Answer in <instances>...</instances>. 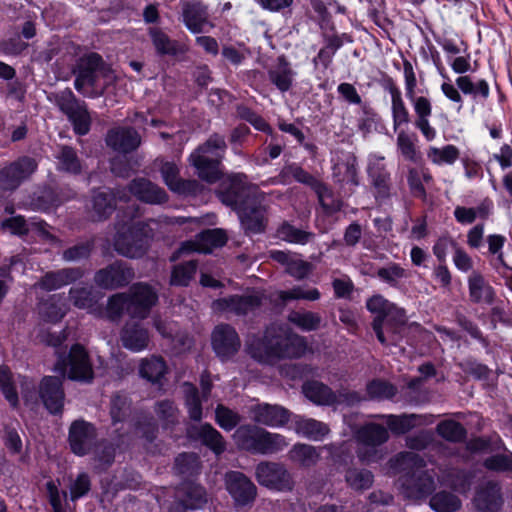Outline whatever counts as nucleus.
Segmentation results:
<instances>
[{"mask_svg":"<svg viewBox=\"0 0 512 512\" xmlns=\"http://www.w3.org/2000/svg\"><path fill=\"white\" fill-rule=\"evenodd\" d=\"M217 195L223 204L237 212L246 233L257 234L265 230V196L257 186L247 182L244 174L230 176Z\"/></svg>","mask_w":512,"mask_h":512,"instance_id":"obj_1","label":"nucleus"},{"mask_svg":"<svg viewBox=\"0 0 512 512\" xmlns=\"http://www.w3.org/2000/svg\"><path fill=\"white\" fill-rule=\"evenodd\" d=\"M392 466L404 473L402 488L405 497L423 499L435 490V472L424 469L426 463L419 454L412 451L400 452L392 460Z\"/></svg>","mask_w":512,"mask_h":512,"instance_id":"obj_2","label":"nucleus"},{"mask_svg":"<svg viewBox=\"0 0 512 512\" xmlns=\"http://www.w3.org/2000/svg\"><path fill=\"white\" fill-rule=\"evenodd\" d=\"M71 72L75 76V89L89 97L102 95L106 89V85L99 93L95 92L91 94H86L84 92L85 86L95 89L99 78L106 79L108 83L115 79L111 66L104 61L100 54L96 52H90L78 58Z\"/></svg>","mask_w":512,"mask_h":512,"instance_id":"obj_3","label":"nucleus"},{"mask_svg":"<svg viewBox=\"0 0 512 512\" xmlns=\"http://www.w3.org/2000/svg\"><path fill=\"white\" fill-rule=\"evenodd\" d=\"M226 149L224 137L215 133L190 155V162L197 169L199 178L208 183H215L221 178L220 165Z\"/></svg>","mask_w":512,"mask_h":512,"instance_id":"obj_4","label":"nucleus"},{"mask_svg":"<svg viewBox=\"0 0 512 512\" xmlns=\"http://www.w3.org/2000/svg\"><path fill=\"white\" fill-rule=\"evenodd\" d=\"M263 346L269 357L278 359L299 358L307 348L304 337L280 325H271L266 329Z\"/></svg>","mask_w":512,"mask_h":512,"instance_id":"obj_5","label":"nucleus"},{"mask_svg":"<svg viewBox=\"0 0 512 512\" xmlns=\"http://www.w3.org/2000/svg\"><path fill=\"white\" fill-rule=\"evenodd\" d=\"M149 222L139 221L126 229L118 230L113 241L115 251L128 258L142 257L149 246V240L153 237V229Z\"/></svg>","mask_w":512,"mask_h":512,"instance_id":"obj_6","label":"nucleus"},{"mask_svg":"<svg viewBox=\"0 0 512 512\" xmlns=\"http://www.w3.org/2000/svg\"><path fill=\"white\" fill-rule=\"evenodd\" d=\"M129 193L124 188H95L86 204L87 217L92 222H103L117 209V202H127Z\"/></svg>","mask_w":512,"mask_h":512,"instance_id":"obj_7","label":"nucleus"},{"mask_svg":"<svg viewBox=\"0 0 512 512\" xmlns=\"http://www.w3.org/2000/svg\"><path fill=\"white\" fill-rule=\"evenodd\" d=\"M54 370L71 380L89 383L94 378V371L88 353L80 344L71 347L67 356L59 355Z\"/></svg>","mask_w":512,"mask_h":512,"instance_id":"obj_8","label":"nucleus"},{"mask_svg":"<svg viewBox=\"0 0 512 512\" xmlns=\"http://www.w3.org/2000/svg\"><path fill=\"white\" fill-rule=\"evenodd\" d=\"M55 104L71 122L77 135H86L91 128V115L85 101L78 99L71 89L66 88L54 95Z\"/></svg>","mask_w":512,"mask_h":512,"instance_id":"obj_9","label":"nucleus"},{"mask_svg":"<svg viewBox=\"0 0 512 512\" xmlns=\"http://www.w3.org/2000/svg\"><path fill=\"white\" fill-rule=\"evenodd\" d=\"M357 439L360 444L357 450L360 460L371 463L384 457L380 447L389 439L388 431L384 426L376 423L366 424L357 431Z\"/></svg>","mask_w":512,"mask_h":512,"instance_id":"obj_10","label":"nucleus"},{"mask_svg":"<svg viewBox=\"0 0 512 512\" xmlns=\"http://www.w3.org/2000/svg\"><path fill=\"white\" fill-rule=\"evenodd\" d=\"M36 169V160L28 156H22L9 163L0 169V190L15 191Z\"/></svg>","mask_w":512,"mask_h":512,"instance_id":"obj_11","label":"nucleus"},{"mask_svg":"<svg viewBox=\"0 0 512 512\" xmlns=\"http://www.w3.org/2000/svg\"><path fill=\"white\" fill-rule=\"evenodd\" d=\"M486 451L497 452L487 457L482 465L492 471L512 473V451L509 450L498 434L482 436V454Z\"/></svg>","mask_w":512,"mask_h":512,"instance_id":"obj_12","label":"nucleus"},{"mask_svg":"<svg viewBox=\"0 0 512 512\" xmlns=\"http://www.w3.org/2000/svg\"><path fill=\"white\" fill-rule=\"evenodd\" d=\"M258 483L270 489L288 491L293 488L291 474L282 463L262 461L256 466Z\"/></svg>","mask_w":512,"mask_h":512,"instance_id":"obj_13","label":"nucleus"},{"mask_svg":"<svg viewBox=\"0 0 512 512\" xmlns=\"http://www.w3.org/2000/svg\"><path fill=\"white\" fill-rule=\"evenodd\" d=\"M134 277V270L126 262L117 260L98 270L94 282L102 289L114 290L128 285Z\"/></svg>","mask_w":512,"mask_h":512,"instance_id":"obj_14","label":"nucleus"},{"mask_svg":"<svg viewBox=\"0 0 512 512\" xmlns=\"http://www.w3.org/2000/svg\"><path fill=\"white\" fill-rule=\"evenodd\" d=\"M97 429L83 419L73 421L69 427L68 443L71 451L77 456L89 454L97 441Z\"/></svg>","mask_w":512,"mask_h":512,"instance_id":"obj_15","label":"nucleus"},{"mask_svg":"<svg viewBox=\"0 0 512 512\" xmlns=\"http://www.w3.org/2000/svg\"><path fill=\"white\" fill-rule=\"evenodd\" d=\"M62 375L45 376L38 388L39 397L44 407L53 415H61L64 409L65 392Z\"/></svg>","mask_w":512,"mask_h":512,"instance_id":"obj_16","label":"nucleus"},{"mask_svg":"<svg viewBox=\"0 0 512 512\" xmlns=\"http://www.w3.org/2000/svg\"><path fill=\"white\" fill-rule=\"evenodd\" d=\"M264 297L259 293L250 295H232L212 302L215 312H229L238 316L254 313L263 305Z\"/></svg>","mask_w":512,"mask_h":512,"instance_id":"obj_17","label":"nucleus"},{"mask_svg":"<svg viewBox=\"0 0 512 512\" xmlns=\"http://www.w3.org/2000/svg\"><path fill=\"white\" fill-rule=\"evenodd\" d=\"M227 241L226 233L221 229H207L199 233L195 240L182 243L172 254L170 260L175 261L181 254L190 252L211 253L214 248L223 246Z\"/></svg>","mask_w":512,"mask_h":512,"instance_id":"obj_18","label":"nucleus"},{"mask_svg":"<svg viewBox=\"0 0 512 512\" xmlns=\"http://www.w3.org/2000/svg\"><path fill=\"white\" fill-rule=\"evenodd\" d=\"M127 295L130 303L127 307V314L131 318L145 319L158 301L155 290L145 283L134 284Z\"/></svg>","mask_w":512,"mask_h":512,"instance_id":"obj_19","label":"nucleus"},{"mask_svg":"<svg viewBox=\"0 0 512 512\" xmlns=\"http://www.w3.org/2000/svg\"><path fill=\"white\" fill-rule=\"evenodd\" d=\"M211 341L216 355L223 360L234 356L241 346L236 330L231 325L225 323L219 324L214 328Z\"/></svg>","mask_w":512,"mask_h":512,"instance_id":"obj_20","label":"nucleus"},{"mask_svg":"<svg viewBox=\"0 0 512 512\" xmlns=\"http://www.w3.org/2000/svg\"><path fill=\"white\" fill-rule=\"evenodd\" d=\"M105 142L114 151L126 154L140 146L141 136L133 127H115L108 130Z\"/></svg>","mask_w":512,"mask_h":512,"instance_id":"obj_21","label":"nucleus"},{"mask_svg":"<svg viewBox=\"0 0 512 512\" xmlns=\"http://www.w3.org/2000/svg\"><path fill=\"white\" fill-rule=\"evenodd\" d=\"M226 486L227 490L238 504L246 505L256 497V486L241 472H228L226 474Z\"/></svg>","mask_w":512,"mask_h":512,"instance_id":"obj_22","label":"nucleus"},{"mask_svg":"<svg viewBox=\"0 0 512 512\" xmlns=\"http://www.w3.org/2000/svg\"><path fill=\"white\" fill-rule=\"evenodd\" d=\"M120 342L129 351H143L150 343L149 330L140 322L128 321L120 331Z\"/></svg>","mask_w":512,"mask_h":512,"instance_id":"obj_23","label":"nucleus"},{"mask_svg":"<svg viewBox=\"0 0 512 512\" xmlns=\"http://www.w3.org/2000/svg\"><path fill=\"white\" fill-rule=\"evenodd\" d=\"M75 196L76 192L72 189H61L58 191L51 187H44L33 194L29 205L36 211H48L49 209L57 207Z\"/></svg>","mask_w":512,"mask_h":512,"instance_id":"obj_24","label":"nucleus"},{"mask_svg":"<svg viewBox=\"0 0 512 512\" xmlns=\"http://www.w3.org/2000/svg\"><path fill=\"white\" fill-rule=\"evenodd\" d=\"M128 192L148 204H163L168 200L163 188L143 177L133 179L128 185Z\"/></svg>","mask_w":512,"mask_h":512,"instance_id":"obj_25","label":"nucleus"},{"mask_svg":"<svg viewBox=\"0 0 512 512\" xmlns=\"http://www.w3.org/2000/svg\"><path fill=\"white\" fill-rule=\"evenodd\" d=\"M251 413L256 423L270 427L284 426L290 418V412L284 407L267 403L255 405Z\"/></svg>","mask_w":512,"mask_h":512,"instance_id":"obj_26","label":"nucleus"},{"mask_svg":"<svg viewBox=\"0 0 512 512\" xmlns=\"http://www.w3.org/2000/svg\"><path fill=\"white\" fill-rule=\"evenodd\" d=\"M376 318H383L385 328L390 333V341L392 344H396L402 338L407 326L405 310L392 304L385 314L376 316Z\"/></svg>","mask_w":512,"mask_h":512,"instance_id":"obj_27","label":"nucleus"},{"mask_svg":"<svg viewBox=\"0 0 512 512\" xmlns=\"http://www.w3.org/2000/svg\"><path fill=\"white\" fill-rule=\"evenodd\" d=\"M207 502L205 489L195 483H185L178 492L177 506L183 510L202 508Z\"/></svg>","mask_w":512,"mask_h":512,"instance_id":"obj_28","label":"nucleus"},{"mask_svg":"<svg viewBox=\"0 0 512 512\" xmlns=\"http://www.w3.org/2000/svg\"><path fill=\"white\" fill-rule=\"evenodd\" d=\"M183 21L193 33H201L208 23L206 7L200 2H185L182 7Z\"/></svg>","mask_w":512,"mask_h":512,"instance_id":"obj_29","label":"nucleus"},{"mask_svg":"<svg viewBox=\"0 0 512 512\" xmlns=\"http://www.w3.org/2000/svg\"><path fill=\"white\" fill-rule=\"evenodd\" d=\"M289 445L286 438L259 427L254 454L270 455L282 451Z\"/></svg>","mask_w":512,"mask_h":512,"instance_id":"obj_30","label":"nucleus"},{"mask_svg":"<svg viewBox=\"0 0 512 512\" xmlns=\"http://www.w3.org/2000/svg\"><path fill=\"white\" fill-rule=\"evenodd\" d=\"M190 435L201 440L215 454L219 455L226 449V443L223 436L210 424H203L199 427H192Z\"/></svg>","mask_w":512,"mask_h":512,"instance_id":"obj_31","label":"nucleus"},{"mask_svg":"<svg viewBox=\"0 0 512 512\" xmlns=\"http://www.w3.org/2000/svg\"><path fill=\"white\" fill-rule=\"evenodd\" d=\"M149 35L157 54L176 56L185 52L183 45L172 40L164 31L157 27L149 28Z\"/></svg>","mask_w":512,"mask_h":512,"instance_id":"obj_32","label":"nucleus"},{"mask_svg":"<svg viewBox=\"0 0 512 512\" xmlns=\"http://www.w3.org/2000/svg\"><path fill=\"white\" fill-rule=\"evenodd\" d=\"M302 389L305 396L315 404L333 406L335 403L334 391L319 381H308Z\"/></svg>","mask_w":512,"mask_h":512,"instance_id":"obj_33","label":"nucleus"},{"mask_svg":"<svg viewBox=\"0 0 512 512\" xmlns=\"http://www.w3.org/2000/svg\"><path fill=\"white\" fill-rule=\"evenodd\" d=\"M287 176H292L297 182L311 187L317 196L322 197L323 195H321V193L326 191V185L324 183L297 164H291L282 169L280 177L285 178Z\"/></svg>","mask_w":512,"mask_h":512,"instance_id":"obj_34","label":"nucleus"},{"mask_svg":"<svg viewBox=\"0 0 512 512\" xmlns=\"http://www.w3.org/2000/svg\"><path fill=\"white\" fill-rule=\"evenodd\" d=\"M198 269V261L191 259L176 264L171 269L169 283L172 286L186 287L194 279Z\"/></svg>","mask_w":512,"mask_h":512,"instance_id":"obj_35","label":"nucleus"},{"mask_svg":"<svg viewBox=\"0 0 512 512\" xmlns=\"http://www.w3.org/2000/svg\"><path fill=\"white\" fill-rule=\"evenodd\" d=\"M482 512H498L503 505L500 484L494 481L482 482Z\"/></svg>","mask_w":512,"mask_h":512,"instance_id":"obj_36","label":"nucleus"},{"mask_svg":"<svg viewBox=\"0 0 512 512\" xmlns=\"http://www.w3.org/2000/svg\"><path fill=\"white\" fill-rule=\"evenodd\" d=\"M488 251L487 256L491 266L496 272L508 266L503 257V247L506 242V237L500 234H491L487 236Z\"/></svg>","mask_w":512,"mask_h":512,"instance_id":"obj_37","label":"nucleus"},{"mask_svg":"<svg viewBox=\"0 0 512 512\" xmlns=\"http://www.w3.org/2000/svg\"><path fill=\"white\" fill-rule=\"evenodd\" d=\"M268 75L270 81L282 92L290 89L294 73L284 57L278 59L277 66L270 69Z\"/></svg>","mask_w":512,"mask_h":512,"instance_id":"obj_38","label":"nucleus"},{"mask_svg":"<svg viewBox=\"0 0 512 512\" xmlns=\"http://www.w3.org/2000/svg\"><path fill=\"white\" fill-rule=\"evenodd\" d=\"M166 371V363L160 356L143 359L139 369L140 375L153 383L159 382Z\"/></svg>","mask_w":512,"mask_h":512,"instance_id":"obj_39","label":"nucleus"},{"mask_svg":"<svg viewBox=\"0 0 512 512\" xmlns=\"http://www.w3.org/2000/svg\"><path fill=\"white\" fill-rule=\"evenodd\" d=\"M277 236L286 242L305 245L314 238V233L296 228L284 221L277 229Z\"/></svg>","mask_w":512,"mask_h":512,"instance_id":"obj_40","label":"nucleus"},{"mask_svg":"<svg viewBox=\"0 0 512 512\" xmlns=\"http://www.w3.org/2000/svg\"><path fill=\"white\" fill-rule=\"evenodd\" d=\"M295 431L305 437L320 439L329 433L328 426L311 418H299L295 421Z\"/></svg>","mask_w":512,"mask_h":512,"instance_id":"obj_41","label":"nucleus"},{"mask_svg":"<svg viewBox=\"0 0 512 512\" xmlns=\"http://www.w3.org/2000/svg\"><path fill=\"white\" fill-rule=\"evenodd\" d=\"M289 459L304 467L314 466L320 455L314 446L308 444H296L289 451Z\"/></svg>","mask_w":512,"mask_h":512,"instance_id":"obj_42","label":"nucleus"},{"mask_svg":"<svg viewBox=\"0 0 512 512\" xmlns=\"http://www.w3.org/2000/svg\"><path fill=\"white\" fill-rule=\"evenodd\" d=\"M58 160V169L71 174H79L81 172V162L77 152L71 146H60L56 155Z\"/></svg>","mask_w":512,"mask_h":512,"instance_id":"obj_43","label":"nucleus"},{"mask_svg":"<svg viewBox=\"0 0 512 512\" xmlns=\"http://www.w3.org/2000/svg\"><path fill=\"white\" fill-rule=\"evenodd\" d=\"M0 390L13 409L19 406V397L15 387L13 374L6 365L0 366Z\"/></svg>","mask_w":512,"mask_h":512,"instance_id":"obj_44","label":"nucleus"},{"mask_svg":"<svg viewBox=\"0 0 512 512\" xmlns=\"http://www.w3.org/2000/svg\"><path fill=\"white\" fill-rule=\"evenodd\" d=\"M258 426L243 425L240 426L234 433V440L240 449L255 453L257 443Z\"/></svg>","mask_w":512,"mask_h":512,"instance_id":"obj_45","label":"nucleus"},{"mask_svg":"<svg viewBox=\"0 0 512 512\" xmlns=\"http://www.w3.org/2000/svg\"><path fill=\"white\" fill-rule=\"evenodd\" d=\"M389 91L392 98L393 126L394 130H397L400 125L409 122V112L404 105L399 89L393 83L390 84Z\"/></svg>","mask_w":512,"mask_h":512,"instance_id":"obj_46","label":"nucleus"},{"mask_svg":"<svg viewBox=\"0 0 512 512\" xmlns=\"http://www.w3.org/2000/svg\"><path fill=\"white\" fill-rule=\"evenodd\" d=\"M288 320L303 331H315L320 327L322 318L318 313L311 311H292Z\"/></svg>","mask_w":512,"mask_h":512,"instance_id":"obj_47","label":"nucleus"},{"mask_svg":"<svg viewBox=\"0 0 512 512\" xmlns=\"http://www.w3.org/2000/svg\"><path fill=\"white\" fill-rule=\"evenodd\" d=\"M174 469L185 478L197 475L200 471L199 457L195 453H182L175 459Z\"/></svg>","mask_w":512,"mask_h":512,"instance_id":"obj_48","label":"nucleus"},{"mask_svg":"<svg viewBox=\"0 0 512 512\" xmlns=\"http://www.w3.org/2000/svg\"><path fill=\"white\" fill-rule=\"evenodd\" d=\"M429 503L430 507L436 512H455L461 506L459 498L446 491H441L433 495Z\"/></svg>","mask_w":512,"mask_h":512,"instance_id":"obj_49","label":"nucleus"},{"mask_svg":"<svg viewBox=\"0 0 512 512\" xmlns=\"http://www.w3.org/2000/svg\"><path fill=\"white\" fill-rule=\"evenodd\" d=\"M155 414L165 428L178 422L179 411L173 401L165 399L155 403Z\"/></svg>","mask_w":512,"mask_h":512,"instance_id":"obj_50","label":"nucleus"},{"mask_svg":"<svg viewBox=\"0 0 512 512\" xmlns=\"http://www.w3.org/2000/svg\"><path fill=\"white\" fill-rule=\"evenodd\" d=\"M345 480L354 490H365L373 483V474L366 469L350 468L346 471Z\"/></svg>","mask_w":512,"mask_h":512,"instance_id":"obj_51","label":"nucleus"},{"mask_svg":"<svg viewBox=\"0 0 512 512\" xmlns=\"http://www.w3.org/2000/svg\"><path fill=\"white\" fill-rule=\"evenodd\" d=\"M418 416L411 415H388L386 416V424L392 433L400 435L409 432L416 426Z\"/></svg>","mask_w":512,"mask_h":512,"instance_id":"obj_52","label":"nucleus"},{"mask_svg":"<svg viewBox=\"0 0 512 512\" xmlns=\"http://www.w3.org/2000/svg\"><path fill=\"white\" fill-rule=\"evenodd\" d=\"M436 430L442 438L450 442L462 441L466 436L465 428L462 424L454 420H444L440 422Z\"/></svg>","mask_w":512,"mask_h":512,"instance_id":"obj_53","label":"nucleus"},{"mask_svg":"<svg viewBox=\"0 0 512 512\" xmlns=\"http://www.w3.org/2000/svg\"><path fill=\"white\" fill-rule=\"evenodd\" d=\"M185 402L190 419L200 421L202 419V403L197 388L185 383Z\"/></svg>","mask_w":512,"mask_h":512,"instance_id":"obj_54","label":"nucleus"},{"mask_svg":"<svg viewBox=\"0 0 512 512\" xmlns=\"http://www.w3.org/2000/svg\"><path fill=\"white\" fill-rule=\"evenodd\" d=\"M93 241L79 242L62 252V259L66 262H78L88 259L93 251Z\"/></svg>","mask_w":512,"mask_h":512,"instance_id":"obj_55","label":"nucleus"},{"mask_svg":"<svg viewBox=\"0 0 512 512\" xmlns=\"http://www.w3.org/2000/svg\"><path fill=\"white\" fill-rule=\"evenodd\" d=\"M366 390L372 399H390L397 393V388L394 385L380 379L370 381Z\"/></svg>","mask_w":512,"mask_h":512,"instance_id":"obj_56","label":"nucleus"},{"mask_svg":"<svg viewBox=\"0 0 512 512\" xmlns=\"http://www.w3.org/2000/svg\"><path fill=\"white\" fill-rule=\"evenodd\" d=\"M217 424L226 431L234 429L241 421L240 415L232 409L218 404L215 409Z\"/></svg>","mask_w":512,"mask_h":512,"instance_id":"obj_57","label":"nucleus"},{"mask_svg":"<svg viewBox=\"0 0 512 512\" xmlns=\"http://www.w3.org/2000/svg\"><path fill=\"white\" fill-rule=\"evenodd\" d=\"M129 297L125 293H117L108 299L107 315L111 321H118L124 311L127 312L129 306Z\"/></svg>","mask_w":512,"mask_h":512,"instance_id":"obj_58","label":"nucleus"},{"mask_svg":"<svg viewBox=\"0 0 512 512\" xmlns=\"http://www.w3.org/2000/svg\"><path fill=\"white\" fill-rule=\"evenodd\" d=\"M320 292L317 288L305 289L302 286L293 287L290 290L280 291L279 298L283 302L290 300L316 301L320 298Z\"/></svg>","mask_w":512,"mask_h":512,"instance_id":"obj_59","label":"nucleus"},{"mask_svg":"<svg viewBox=\"0 0 512 512\" xmlns=\"http://www.w3.org/2000/svg\"><path fill=\"white\" fill-rule=\"evenodd\" d=\"M129 411L130 402L126 396L116 394L112 397L110 415L114 424L124 421Z\"/></svg>","mask_w":512,"mask_h":512,"instance_id":"obj_60","label":"nucleus"},{"mask_svg":"<svg viewBox=\"0 0 512 512\" xmlns=\"http://www.w3.org/2000/svg\"><path fill=\"white\" fill-rule=\"evenodd\" d=\"M372 183L374 188L376 189V197L386 198L389 196L390 190V175L383 168L374 169L371 172Z\"/></svg>","mask_w":512,"mask_h":512,"instance_id":"obj_61","label":"nucleus"},{"mask_svg":"<svg viewBox=\"0 0 512 512\" xmlns=\"http://www.w3.org/2000/svg\"><path fill=\"white\" fill-rule=\"evenodd\" d=\"M20 433L24 434L21 428L13 425H6L4 428L5 446L13 453H20L22 450V438Z\"/></svg>","mask_w":512,"mask_h":512,"instance_id":"obj_62","label":"nucleus"},{"mask_svg":"<svg viewBox=\"0 0 512 512\" xmlns=\"http://www.w3.org/2000/svg\"><path fill=\"white\" fill-rule=\"evenodd\" d=\"M314 269L312 263L304 261L300 258L293 257L288 263L286 272L297 280L306 278Z\"/></svg>","mask_w":512,"mask_h":512,"instance_id":"obj_63","label":"nucleus"},{"mask_svg":"<svg viewBox=\"0 0 512 512\" xmlns=\"http://www.w3.org/2000/svg\"><path fill=\"white\" fill-rule=\"evenodd\" d=\"M237 114L238 116L249 122L251 125H253L257 130L266 132L270 130V126L268 123L256 112L251 110L249 107L240 105L237 107Z\"/></svg>","mask_w":512,"mask_h":512,"instance_id":"obj_64","label":"nucleus"}]
</instances>
